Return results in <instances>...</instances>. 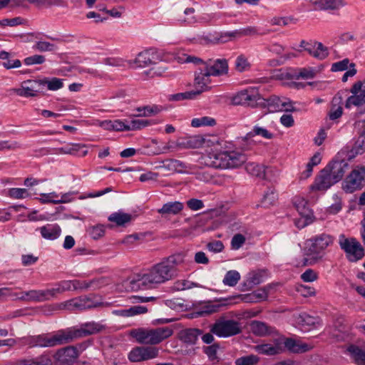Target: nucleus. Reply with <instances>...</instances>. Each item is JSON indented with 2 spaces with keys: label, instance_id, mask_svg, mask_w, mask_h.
<instances>
[{
  "label": "nucleus",
  "instance_id": "f257e3e1",
  "mask_svg": "<svg viewBox=\"0 0 365 365\" xmlns=\"http://www.w3.org/2000/svg\"><path fill=\"white\" fill-rule=\"evenodd\" d=\"M175 278L165 263L160 262L153 266L146 273L137 274L123 282L127 290L138 291L150 287L152 284H161Z\"/></svg>",
  "mask_w": 365,
  "mask_h": 365
},
{
  "label": "nucleus",
  "instance_id": "f03ea898",
  "mask_svg": "<svg viewBox=\"0 0 365 365\" xmlns=\"http://www.w3.org/2000/svg\"><path fill=\"white\" fill-rule=\"evenodd\" d=\"M246 156L239 152L222 150L210 153L206 163L214 168H237L246 162Z\"/></svg>",
  "mask_w": 365,
  "mask_h": 365
},
{
  "label": "nucleus",
  "instance_id": "7ed1b4c3",
  "mask_svg": "<svg viewBox=\"0 0 365 365\" xmlns=\"http://www.w3.org/2000/svg\"><path fill=\"white\" fill-rule=\"evenodd\" d=\"M173 330L168 327L156 329L140 328L131 331V335L136 341L143 344L155 345L170 336Z\"/></svg>",
  "mask_w": 365,
  "mask_h": 365
},
{
  "label": "nucleus",
  "instance_id": "20e7f679",
  "mask_svg": "<svg viewBox=\"0 0 365 365\" xmlns=\"http://www.w3.org/2000/svg\"><path fill=\"white\" fill-rule=\"evenodd\" d=\"M351 96L347 98L345 108H351L354 106L357 112L362 114L365 113V79L363 81L355 82L350 89Z\"/></svg>",
  "mask_w": 365,
  "mask_h": 365
},
{
  "label": "nucleus",
  "instance_id": "39448f33",
  "mask_svg": "<svg viewBox=\"0 0 365 365\" xmlns=\"http://www.w3.org/2000/svg\"><path fill=\"white\" fill-rule=\"evenodd\" d=\"M31 343L34 346L53 347L69 342L66 329H60L53 334H40L34 336Z\"/></svg>",
  "mask_w": 365,
  "mask_h": 365
},
{
  "label": "nucleus",
  "instance_id": "423d86ee",
  "mask_svg": "<svg viewBox=\"0 0 365 365\" xmlns=\"http://www.w3.org/2000/svg\"><path fill=\"white\" fill-rule=\"evenodd\" d=\"M340 164L333 160L326 168L321 170V190H327L339 182L344 175Z\"/></svg>",
  "mask_w": 365,
  "mask_h": 365
},
{
  "label": "nucleus",
  "instance_id": "0eeeda50",
  "mask_svg": "<svg viewBox=\"0 0 365 365\" xmlns=\"http://www.w3.org/2000/svg\"><path fill=\"white\" fill-rule=\"evenodd\" d=\"M103 329V325L95 322H91L81 324L79 328H67L66 329V331L68 342L70 343L76 339L98 333Z\"/></svg>",
  "mask_w": 365,
  "mask_h": 365
},
{
  "label": "nucleus",
  "instance_id": "6e6552de",
  "mask_svg": "<svg viewBox=\"0 0 365 365\" xmlns=\"http://www.w3.org/2000/svg\"><path fill=\"white\" fill-rule=\"evenodd\" d=\"M210 331L219 337H229L242 331L240 324L234 319H218L211 327Z\"/></svg>",
  "mask_w": 365,
  "mask_h": 365
},
{
  "label": "nucleus",
  "instance_id": "1a4fd4ad",
  "mask_svg": "<svg viewBox=\"0 0 365 365\" xmlns=\"http://www.w3.org/2000/svg\"><path fill=\"white\" fill-rule=\"evenodd\" d=\"M339 243L349 261L356 262L364 257V248L355 238H346L344 235H341Z\"/></svg>",
  "mask_w": 365,
  "mask_h": 365
},
{
  "label": "nucleus",
  "instance_id": "9d476101",
  "mask_svg": "<svg viewBox=\"0 0 365 365\" xmlns=\"http://www.w3.org/2000/svg\"><path fill=\"white\" fill-rule=\"evenodd\" d=\"M364 146H365V140H357L355 143L354 147L349 149V147L342 148L335 156L333 161L335 163L340 164L342 170H345V168L348 166V161H350L358 154H361L364 151Z\"/></svg>",
  "mask_w": 365,
  "mask_h": 365
},
{
  "label": "nucleus",
  "instance_id": "9b49d317",
  "mask_svg": "<svg viewBox=\"0 0 365 365\" xmlns=\"http://www.w3.org/2000/svg\"><path fill=\"white\" fill-rule=\"evenodd\" d=\"M158 59L156 53L150 49L139 53L134 60V63L138 67H146L153 64L156 65V61ZM163 71L162 67L155 66L149 71V73L151 75V77H153L155 76H160Z\"/></svg>",
  "mask_w": 365,
  "mask_h": 365
},
{
  "label": "nucleus",
  "instance_id": "f8f14e48",
  "mask_svg": "<svg viewBox=\"0 0 365 365\" xmlns=\"http://www.w3.org/2000/svg\"><path fill=\"white\" fill-rule=\"evenodd\" d=\"M262 99L259 91L255 88H250L238 92L233 98L234 105H245L255 107Z\"/></svg>",
  "mask_w": 365,
  "mask_h": 365
},
{
  "label": "nucleus",
  "instance_id": "ddd939ff",
  "mask_svg": "<svg viewBox=\"0 0 365 365\" xmlns=\"http://www.w3.org/2000/svg\"><path fill=\"white\" fill-rule=\"evenodd\" d=\"M210 143L214 145L215 143H218V140L216 138L211 140L210 137L205 138L202 135H192L178 140L175 143V147L180 149H194L202 147L205 144L209 145Z\"/></svg>",
  "mask_w": 365,
  "mask_h": 365
},
{
  "label": "nucleus",
  "instance_id": "4468645a",
  "mask_svg": "<svg viewBox=\"0 0 365 365\" xmlns=\"http://www.w3.org/2000/svg\"><path fill=\"white\" fill-rule=\"evenodd\" d=\"M210 74L205 64H202L200 68H197L195 71L194 86L196 88L195 91H200V94L207 91L208 85L210 83Z\"/></svg>",
  "mask_w": 365,
  "mask_h": 365
},
{
  "label": "nucleus",
  "instance_id": "2eb2a0df",
  "mask_svg": "<svg viewBox=\"0 0 365 365\" xmlns=\"http://www.w3.org/2000/svg\"><path fill=\"white\" fill-rule=\"evenodd\" d=\"M100 303L95 302L92 298L83 296L66 301L64 303V307L71 311L85 310L97 307Z\"/></svg>",
  "mask_w": 365,
  "mask_h": 365
},
{
  "label": "nucleus",
  "instance_id": "dca6fc26",
  "mask_svg": "<svg viewBox=\"0 0 365 365\" xmlns=\"http://www.w3.org/2000/svg\"><path fill=\"white\" fill-rule=\"evenodd\" d=\"M318 237L314 239H309L305 243V255L306 257L304 259V265H310L316 263L319 259V247Z\"/></svg>",
  "mask_w": 365,
  "mask_h": 365
},
{
  "label": "nucleus",
  "instance_id": "f3484780",
  "mask_svg": "<svg viewBox=\"0 0 365 365\" xmlns=\"http://www.w3.org/2000/svg\"><path fill=\"white\" fill-rule=\"evenodd\" d=\"M254 349L259 354L267 356H275L284 352V346H282V340L274 339V344H262L254 346Z\"/></svg>",
  "mask_w": 365,
  "mask_h": 365
},
{
  "label": "nucleus",
  "instance_id": "a211bd4d",
  "mask_svg": "<svg viewBox=\"0 0 365 365\" xmlns=\"http://www.w3.org/2000/svg\"><path fill=\"white\" fill-rule=\"evenodd\" d=\"M205 65L212 76H221L228 73V62L225 58H217L215 60L209 58L206 61Z\"/></svg>",
  "mask_w": 365,
  "mask_h": 365
},
{
  "label": "nucleus",
  "instance_id": "6ab92c4d",
  "mask_svg": "<svg viewBox=\"0 0 365 365\" xmlns=\"http://www.w3.org/2000/svg\"><path fill=\"white\" fill-rule=\"evenodd\" d=\"M186 255L183 252H178L168 257L163 258V262L165 263L168 269L171 271V274L174 277L178 275V267L185 262Z\"/></svg>",
  "mask_w": 365,
  "mask_h": 365
},
{
  "label": "nucleus",
  "instance_id": "aec40b11",
  "mask_svg": "<svg viewBox=\"0 0 365 365\" xmlns=\"http://www.w3.org/2000/svg\"><path fill=\"white\" fill-rule=\"evenodd\" d=\"M282 346H284V350L287 349L289 352L294 354H302L309 351L312 346L301 341L292 338H285L282 340Z\"/></svg>",
  "mask_w": 365,
  "mask_h": 365
},
{
  "label": "nucleus",
  "instance_id": "412c9836",
  "mask_svg": "<svg viewBox=\"0 0 365 365\" xmlns=\"http://www.w3.org/2000/svg\"><path fill=\"white\" fill-rule=\"evenodd\" d=\"M78 349L73 346L60 349L56 354V358L59 361L67 365H70L73 363V361L78 357Z\"/></svg>",
  "mask_w": 365,
  "mask_h": 365
},
{
  "label": "nucleus",
  "instance_id": "4be33fe9",
  "mask_svg": "<svg viewBox=\"0 0 365 365\" xmlns=\"http://www.w3.org/2000/svg\"><path fill=\"white\" fill-rule=\"evenodd\" d=\"M163 167L168 170L180 173H189L191 166L179 160L166 159L163 162Z\"/></svg>",
  "mask_w": 365,
  "mask_h": 365
},
{
  "label": "nucleus",
  "instance_id": "5701e85b",
  "mask_svg": "<svg viewBox=\"0 0 365 365\" xmlns=\"http://www.w3.org/2000/svg\"><path fill=\"white\" fill-rule=\"evenodd\" d=\"M252 332L257 336H265L274 334L276 331L274 327L268 325L261 321H253L250 324Z\"/></svg>",
  "mask_w": 365,
  "mask_h": 365
},
{
  "label": "nucleus",
  "instance_id": "b1692460",
  "mask_svg": "<svg viewBox=\"0 0 365 365\" xmlns=\"http://www.w3.org/2000/svg\"><path fill=\"white\" fill-rule=\"evenodd\" d=\"M226 303H220L219 302H208L205 304L200 307L198 310L195 312L197 317H205L221 310L222 307L226 306Z\"/></svg>",
  "mask_w": 365,
  "mask_h": 365
},
{
  "label": "nucleus",
  "instance_id": "393cba45",
  "mask_svg": "<svg viewBox=\"0 0 365 365\" xmlns=\"http://www.w3.org/2000/svg\"><path fill=\"white\" fill-rule=\"evenodd\" d=\"M38 230L40 231L42 237L49 240L57 239L61 232L60 227L56 224H47Z\"/></svg>",
  "mask_w": 365,
  "mask_h": 365
},
{
  "label": "nucleus",
  "instance_id": "a878e982",
  "mask_svg": "<svg viewBox=\"0 0 365 365\" xmlns=\"http://www.w3.org/2000/svg\"><path fill=\"white\" fill-rule=\"evenodd\" d=\"M183 203L179 201L168 202L158 210V212L162 216L170 215H175L179 214L183 210Z\"/></svg>",
  "mask_w": 365,
  "mask_h": 365
},
{
  "label": "nucleus",
  "instance_id": "bb28decb",
  "mask_svg": "<svg viewBox=\"0 0 365 365\" xmlns=\"http://www.w3.org/2000/svg\"><path fill=\"white\" fill-rule=\"evenodd\" d=\"M202 334L199 329H186L180 332V339L187 344H195L198 337Z\"/></svg>",
  "mask_w": 365,
  "mask_h": 365
},
{
  "label": "nucleus",
  "instance_id": "cd10ccee",
  "mask_svg": "<svg viewBox=\"0 0 365 365\" xmlns=\"http://www.w3.org/2000/svg\"><path fill=\"white\" fill-rule=\"evenodd\" d=\"M346 6L344 0H321V10L328 11L330 14H336Z\"/></svg>",
  "mask_w": 365,
  "mask_h": 365
},
{
  "label": "nucleus",
  "instance_id": "c85d7f7f",
  "mask_svg": "<svg viewBox=\"0 0 365 365\" xmlns=\"http://www.w3.org/2000/svg\"><path fill=\"white\" fill-rule=\"evenodd\" d=\"M148 312V308L145 306H140V305H135L129 309H118L115 310L113 312V314L115 315L123 317H133L138 314H145Z\"/></svg>",
  "mask_w": 365,
  "mask_h": 365
},
{
  "label": "nucleus",
  "instance_id": "c756f323",
  "mask_svg": "<svg viewBox=\"0 0 365 365\" xmlns=\"http://www.w3.org/2000/svg\"><path fill=\"white\" fill-rule=\"evenodd\" d=\"M245 169L247 172L252 175L256 176L261 179H267V170L268 168H265L264 165L255 163H248Z\"/></svg>",
  "mask_w": 365,
  "mask_h": 365
},
{
  "label": "nucleus",
  "instance_id": "7c9ffc66",
  "mask_svg": "<svg viewBox=\"0 0 365 365\" xmlns=\"http://www.w3.org/2000/svg\"><path fill=\"white\" fill-rule=\"evenodd\" d=\"M33 80L24 81L21 83V87L14 89V92L19 96L23 97H35V91H34Z\"/></svg>",
  "mask_w": 365,
  "mask_h": 365
},
{
  "label": "nucleus",
  "instance_id": "2f4dec72",
  "mask_svg": "<svg viewBox=\"0 0 365 365\" xmlns=\"http://www.w3.org/2000/svg\"><path fill=\"white\" fill-rule=\"evenodd\" d=\"M293 203L300 216L307 217L313 215L312 210L307 206V202L304 199L300 197H295L293 199Z\"/></svg>",
  "mask_w": 365,
  "mask_h": 365
},
{
  "label": "nucleus",
  "instance_id": "473e14b6",
  "mask_svg": "<svg viewBox=\"0 0 365 365\" xmlns=\"http://www.w3.org/2000/svg\"><path fill=\"white\" fill-rule=\"evenodd\" d=\"M108 219L117 226H125L131 221L132 215L123 212H116L112 213Z\"/></svg>",
  "mask_w": 365,
  "mask_h": 365
},
{
  "label": "nucleus",
  "instance_id": "72a5a7b5",
  "mask_svg": "<svg viewBox=\"0 0 365 365\" xmlns=\"http://www.w3.org/2000/svg\"><path fill=\"white\" fill-rule=\"evenodd\" d=\"M261 100L264 101V104L267 107L269 112H279L283 108L282 107L283 97L279 98L277 96H272L267 99L262 98Z\"/></svg>",
  "mask_w": 365,
  "mask_h": 365
},
{
  "label": "nucleus",
  "instance_id": "f704fd0d",
  "mask_svg": "<svg viewBox=\"0 0 365 365\" xmlns=\"http://www.w3.org/2000/svg\"><path fill=\"white\" fill-rule=\"evenodd\" d=\"M299 46L302 49L297 50L298 51H307L309 55L317 58L319 56V43L317 42H312V41H306L304 40H302L300 42Z\"/></svg>",
  "mask_w": 365,
  "mask_h": 365
},
{
  "label": "nucleus",
  "instance_id": "c9c22d12",
  "mask_svg": "<svg viewBox=\"0 0 365 365\" xmlns=\"http://www.w3.org/2000/svg\"><path fill=\"white\" fill-rule=\"evenodd\" d=\"M297 73V80L302 78L304 80L312 79L318 73L319 69L312 67H305L295 68Z\"/></svg>",
  "mask_w": 365,
  "mask_h": 365
},
{
  "label": "nucleus",
  "instance_id": "e433bc0d",
  "mask_svg": "<svg viewBox=\"0 0 365 365\" xmlns=\"http://www.w3.org/2000/svg\"><path fill=\"white\" fill-rule=\"evenodd\" d=\"M348 351L358 365H365V349L351 345L348 348Z\"/></svg>",
  "mask_w": 365,
  "mask_h": 365
},
{
  "label": "nucleus",
  "instance_id": "4c0bfd02",
  "mask_svg": "<svg viewBox=\"0 0 365 365\" xmlns=\"http://www.w3.org/2000/svg\"><path fill=\"white\" fill-rule=\"evenodd\" d=\"M18 365H52V361L47 355H41L36 358L21 361Z\"/></svg>",
  "mask_w": 365,
  "mask_h": 365
},
{
  "label": "nucleus",
  "instance_id": "58836bf2",
  "mask_svg": "<svg viewBox=\"0 0 365 365\" xmlns=\"http://www.w3.org/2000/svg\"><path fill=\"white\" fill-rule=\"evenodd\" d=\"M220 33L209 34L197 36V41L202 44H218L221 43Z\"/></svg>",
  "mask_w": 365,
  "mask_h": 365
},
{
  "label": "nucleus",
  "instance_id": "ea45409f",
  "mask_svg": "<svg viewBox=\"0 0 365 365\" xmlns=\"http://www.w3.org/2000/svg\"><path fill=\"white\" fill-rule=\"evenodd\" d=\"M240 279V274L237 271L230 270L226 273L222 282L227 286L234 287L237 284Z\"/></svg>",
  "mask_w": 365,
  "mask_h": 365
},
{
  "label": "nucleus",
  "instance_id": "a19ab883",
  "mask_svg": "<svg viewBox=\"0 0 365 365\" xmlns=\"http://www.w3.org/2000/svg\"><path fill=\"white\" fill-rule=\"evenodd\" d=\"M73 290L76 289H87L90 287L98 288L99 287V280H91V281H80V280H73Z\"/></svg>",
  "mask_w": 365,
  "mask_h": 365
},
{
  "label": "nucleus",
  "instance_id": "79ce46f5",
  "mask_svg": "<svg viewBox=\"0 0 365 365\" xmlns=\"http://www.w3.org/2000/svg\"><path fill=\"white\" fill-rule=\"evenodd\" d=\"M249 137H254L255 135H259L265 139H272L274 137L272 133L269 132L268 130L263 127H260L259 125L254 126L252 131L247 133Z\"/></svg>",
  "mask_w": 365,
  "mask_h": 365
},
{
  "label": "nucleus",
  "instance_id": "37998d69",
  "mask_svg": "<svg viewBox=\"0 0 365 365\" xmlns=\"http://www.w3.org/2000/svg\"><path fill=\"white\" fill-rule=\"evenodd\" d=\"M215 125V119L208 116H204L200 118H193L191 121V125L195 128L200 126H214Z\"/></svg>",
  "mask_w": 365,
  "mask_h": 365
},
{
  "label": "nucleus",
  "instance_id": "c03bdc74",
  "mask_svg": "<svg viewBox=\"0 0 365 365\" xmlns=\"http://www.w3.org/2000/svg\"><path fill=\"white\" fill-rule=\"evenodd\" d=\"M45 87L46 86L48 90L57 91L63 86V80L58 78H43Z\"/></svg>",
  "mask_w": 365,
  "mask_h": 365
},
{
  "label": "nucleus",
  "instance_id": "a18cd8bd",
  "mask_svg": "<svg viewBox=\"0 0 365 365\" xmlns=\"http://www.w3.org/2000/svg\"><path fill=\"white\" fill-rule=\"evenodd\" d=\"M220 349V345L217 343L211 344L210 346H203V352L207 356L208 359L211 361H218L217 353Z\"/></svg>",
  "mask_w": 365,
  "mask_h": 365
},
{
  "label": "nucleus",
  "instance_id": "49530a36",
  "mask_svg": "<svg viewBox=\"0 0 365 365\" xmlns=\"http://www.w3.org/2000/svg\"><path fill=\"white\" fill-rule=\"evenodd\" d=\"M48 301L45 290H29V302H44Z\"/></svg>",
  "mask_w": 365,
  "mask_h": 365
},
{
  "label": "nucleus",
  "instance_id": "de8ad7c7",
  "mask_svg": "<svg viewBox=\"0 0 365 365\" xmlns=\"http://www.w3.org/2000/svg\"><path fill=\"white\" fill-rule=\"evenodd\" d=\"M235 69L238 72H244L247 70H249L251 65L249 63L247 58L244 55H240L237 57L235 61Z\"/></svg>",
  "mask_w": 365,
  "mask_h": 365
},
{
  "label": "nucleus",
  "instance_id": "09e8293b",
  "mask_svg": "<svg viewBox=\"0 0 365 365\" xmlns=\"http://www.w3.org/2000/svg\"><path fill=\"white\" fill-rule=\"evenodd\" d=\"M195 10L193 8H187L184 11V16L178 19L179 21L186 23L187 24H193L197 22V19L195 16Z\"/></svg>",
  "mask_w": 365,
  "mask_h": 365
},
{
  "label": "nucleus",
  "instance_id": "8fccbe9b",
  "mask_svg": "<svg viewBox=\"0 0 365 365\" xmlns=\"http://www.w3.org/2000/svg\"><path fill=\"white\" fill-rule=\"evenodd\" d=\"M277 200V195L274 190H269L262 200V206L268 207L274 204Z\"/></svg>",
  "mask_w": 365,
  "mask_h": 365
},
{
  "label": "nucleus",
  "instance_id": "3c124183",
  "mask_svg": "<svg viewBox=\"0 0 365 365\" xmlns=\"http://www.w3.org/2000/svg\"><path fill=\"white\" fill-rule=\"evenodd\" d=\"M258 362L259 357L256 355L250 354L237 359L235 365H256Z\"/></svg>",
  "mask_w": 365,
  "mask_h": 365
},
{
  "label": "nucleus",
  "instance_id": "603ef678",
  "mask_svg": "<svg viewBox=\"0 0 365 365\" xmlns=\"http://www.w3.org/2000/svg\"><path fill=\"white\" fill-rule=\"evenodd\" d=\"M200 94V91H187L185 93H179L174 95H172L170 97V100L175 101H180L184 99H192L195 96H199Z\"/></svg>",
  "mask_w": 365,
  "mask_h": 365
},
{
  "label": "nucleus",
  "instance_id": "864d4df0",
  "mask_svg": "<svg viewBox=\"0 0 365 365\" xmlns=\"http://www.w3.org/2000/svg\"><path fill=\"white\" fill-rule=\"evenodd\" d=\"M277 77L279 80L283 81L284 83H287L288 85V82L286 81H292L294 79H297V73L296 69L294 68H287L283 71H281Z\"/></svg>",
  "mask_w": 365,
  "mask_h": 365
},
{
  "label": "nucleus",
  "instance_id": "5fc2aeb1",
  "mask_svg": "<svg viewBox=\"0 0 365 365\" xmlns=\"http://www.w3.org/2000/svg\"><path fill=\"white\" fill-rule=\"evenodd\" d=\"M152 124L153 120L143 119L133 120L128 124V129L129 130H140L143 128L150 125Z\"/></svg>",
  "mask_w": 365,
  "mask_h": 365
},
{
  "label": "nucleus",
  "instance_id": "6e6d98bb",
  "mask_svg": "<svg viewBox=\"0 0 365 365\" xmlns=\"http://www.w3.org/2000/svg\"><path fill=\"white\" fill-rule=\"evenodd\" d=\"M89 235L94 240H98L105 234V228L103 225L91 226L88 229Z\"/></svg>",
  "mask_w": 365,
  "mask_h": 365
},
{
  "label": "nucleus",
  "instance_id": "4d7b16f0",
  "mask_svg": "<svg viewBox=\"0 0 365 365\" xmlns=\"http://www.w3.org/2000/svg\"><path fill=\"white\" fill-rule=\"evenodd\" d=\"M128 358L131 362H140L144 361L142 347L133 348L128 354Z\"/></svg>",
  "mask_w": 365,
  "mask_h": 365
},
{
  "label": "nucleus",
  "instance_id": "13d9d810",
  "mask_svg": "<svg viewBox=\"0 0 365 365\" xmlns=\"http://www.w3.org/2000/svg\"><path fill=\"white\" fill-rule=\"evenodd\" d=\"M144 361L156 358L159 354V349L155 346H141Z\"/></svg>",
  "mask_w": 365,
  "mask_h": 365
},
{
  "label": "nucleus",
  "instance_id": "bf43d9fd",
  "mask_svg": "<svg viewBox=\"0 0 365 365\" xmlns=\"http://www.w3.org/2000/svg\"><path fill=\"white\" fill-rule=\"evenodd\" d=\"M221 43H225L228 41H232L235 38H241L240 31L235 30L232 31H227L225 33H220Z\"/></svg>",
  "mask_w": 365,
  "mask_h": 365
},
{
  "label": "nucleus",
  "instance_id": "052dcab7",
  "mask_svg": "<svg viewBox=\"0 0 365 365\" xmlns=\"http://www.w3.org/2000/svg\"><path fill=\"white\" fill-rule=\"evenodd\" d=\"M351 63L348 58H344L342 61L334 63L331 65V71L333 72L346 71L350 68Z\"/></svg>",
  "mask_w": 365,
  "mask_h": 365
},
{
  "label": "nucleus",
  "instance_id": "680f3d73",
  "mask_svg": "<svg viewBox=\"0 0 365 365\" xmlns=\"http://www.w3.org/2000/svg\"><path fill=\"white\" fill-rule=\"evenodd\" d=\"M262 276L260 273H253L247 279L248 284H244L245 287H247L242 289L243 291L250 289L254 286L260 284L262 282Z\"/></svg>",
  "mask_w": 365,
  "mask_h": 365
},
{
  "label": "nucleus",
  "instance_id": "e2e57ef3",
  "mask_svg": "<svg viewBox=\"0 0 365 365\" xmlns=\"http://www.w3.org/2000/svg\"><path fill=\"white\" fill-rule=\"evenodd\" d=\"M10 197L16 199H22L29 195L28 191L24 188H11L9 190Z\"/></svg>",
  "mask_w": 365,
  "mask_h": 365
},
{
  "label": "nucleus",
  "instance_id": "0e129e2a",
  "mask_svg": "<svg viewBox=\"0 0 365 365\" xmlns=\"http://www.w3.org/2000/svg\"><path fill=\"white\" fill-rule=\"evenodd\" d=\"M22 148V145L17 141H9L4 140L0 141V150H3L5 149L7 150H16Z\"/></svg>",
  "mask_w": 365,
  "mask_h": 365
},
{
  "label": "nucleus",
  "instance_id": "69168bd1",
  "mask_svg": "<svg viewBox=\"0 0 365 365\" xmlns=\"http://www.w3.org/2000/svg\"><path fill=\"white\" fill-rule=\"evenodd\" d=\"M46 297H48V301L56 297L58 294L63 293L62 288L59 283L56 284L51 289H45Z\"/></svg>",
  "mask_w": 365,
  "mask_h": 365
},
{
  "label": "nucleus",
  "instance_id": "338daca9",
  "mask_svg": "<svg viewBox=\"0 0 365 365\" xmlns=\"http://www.w3.org/2000/svg\"><path fill=\"white\" fill-rule=\"evenodd\" d=\"M245 242V237L242 234H236L231 240V246L233 250L240 249Z\"/></svg>",
  "mask_w": 365,
  "mask_h": 365
},
{
  "label": "nucleus",
  "instance_id": "774afa93",
  "mask_svg": "<svg viewBox=\"0 0 365 365\" xmlns=\"http://www.w3.org/2000/svg\"><path fill=\"white\" fill-rule=\"evenodd\" d=\"M206 247L209 251L217 253L223 250L224 245L220 240H214L207 243Z\"/></svg>",
  "mask_w": 365,
  "mask_h": 365
}]
</instances>
